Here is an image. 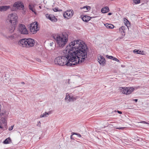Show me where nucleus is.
Instances as JSON below:
<instances>
[{
	"label": "nucleus",
	"mask_w": 149,
	"mask_h": 149,
	"mask_svg": "<svg viewBox=\"0 0 149 149\" xmlns=\"http://www.w3.org/2000/svg\"><path fill=\"white\" fill-rule=\"evenodd\" d=\"M113 60H115V61H116L118 62H119V60H118V59L115 58L114 57H113Z\"/></svg>",
	"instance_id": "c756f323"
},
{
	"label": "nucleus",
	"mask_w": 149,
	"mask_h": 149,
	"mask_svg": "<svg viewBox=\"0 0 149 149\" xmlns=\"http://www.w3.org/2000/svg\"><path fill=\"white\" fill-rule=\"evenodd\" d=\"M52 49H52V48H51V50H52Z\"/></svg>",
	"instance_id": "8fccbe9b"
},
{
	"label": "nucleus",
	"mask_w": 149,
	"mask_h": 149,
	"mask_svg": "<svg viewBox=\"0 0 149 149\" xmlns=\"http://www.w3.org/2000/svg\"><path fill=\"white\" fill-rule=\"evenodd\" d=\"M129 89H130V91H131V93L133 92L134 90V88L133 87H131L130 88H128Z\"/></svg>",
	"instance_id": "7c9ffc66"
},
{
	"label": "nucleus",
	"mask_w": 149,
	"mask_h": 149,
	"mask_svg": "<svg viewBox=\"0 0 149 149\" xmlns=\"http://www.w3.org/2000/svg\"><path fill=\"white\" fill-rule=\"evenodd\" d=\"M18 17L15 13H12L8 15L7 19V23L9 24H16L17 22Z\"/></svg>",
	"instance_id": "39448f33"
},
{
	"label": "nucleus",
	"mask_w": 149,
	"mask_h": 149,
	"mask_svg": "<svg viewBox=\"0 0 149 149\" xmlns=\"http://www.w3.org/2000/svg\"><path fill=\"white\" fill-rule=\"evenodd\" d=\"M104 25L107 28L112 29L114 27V26L111 24L106 23L104 24Z\"/></svg>",
	"instance_id": "6ab92c4d"
},
{
	"label": "nucleus",
	"mask_w": 149,
	"mask_h": 149,
	"mask_svg": "<svg viewBox=\"0 0 149 149\" xmlns=\"http://www.w3.org/2000/svg\"><path fill=\"white\" fill-rule=\"evenodd\" d=\"M19 43L23 47L30 48L34 46L35 42L34 39L31 38H28L20 40Z\"/></svg>",
	"instance_id": "20e7f679"
},
{
	"label": "nucleus",
	"mask_w": 149,
	"mask_h": 149,
	"mask_svg": "<svg viewBox=\"0 0 149 149\" xmlns=\"http://www.w3.org/2000/svg\"><path fill=\"white\" fill-rule=\"evenodd\" d=\"M91 18V17L86 15H84L83 17H82V20L86 22H88Z\"/></svg>",
	"instance_id": "2eb2a0df"
},
{
	"label": "nucleus",
	"mask_w": 149,
	"mask_h": 149,
	"mask_svg": "<svg viewBox=\"0 0 149 149\" xmlns=\"http://www.w3.org/2000/svg\"><path fill=\"white\" fill-rule=\"evenodd\" d=\"M121 91L123 94L128 95L131 93L130 89L127 87H120V88Z\"/></svg>",
	"instance_id": "9d476101"
},
{
	"label": "nucleus",
	"mask_w": 149,
	"mask_h": 149,
	"mask_svg": "<svg viewBox=\"0 0 149 149\" xmlns=\"http://www.w3.org/2000/svg\"><path fill=\"white\" fill-rule=\"evenodd\" d=\"M148 26H149V23Z\"/></svg>",
	"instance_id": "3c124183"
},
{
	"label": "nucleus",
	"mask_w": 149,
	"mask_h": 149,
	"mask_svg": "<svg viewBox=\"0 0 149 149\" xmlns=\"http://www.w3.org/2000/svg\"><path fill=\"white\" fill-rule=\"evenodd\" d=\"M129 22L128 21V22H126V23L125 24L126 25V26H127V25L128 24V22Z\"/></svg>",
	"instance_id": "37998d69"
},
{
	"label": "nucleus",
	"mask_w": 149,
	"mask_h": 149,
	"mask_svg": "<svg viewBox=\"0 0 149 149\" xmlns=\"http://www.w3.org/2000/svg\"><path fill=\"white\" fill-rule=\"evenodd\" d=\"M80 8L81 9H85V10L84 11L86 12V10H90L91 9V8L89 6H84L83 7H82V8L81 7Z\"/></svg>",
	"instance_id": "412c9836"
},
{
	"label": "nucleus",
	"mask_w": 149,
	"mask_h": 149,
	"mask_svg": "<svg viewBox=\"0 0 149 149\" xmlns=\"http://www.w3.org/2000/svg\"><path fill=\"white\" fill-rule=\"evenodd\" d=\"M98 62L101 65H104L105 64V60L104 58L102 56H100L98 57Z\"/></svg>",
	"instance_id": "ddd939ff"
},
{
	"label": "nucleus",
	"mask_w": 149,
	"mask_h": 149,
	"mask_svg": "<svg viewBox=\"0 0 149 149\" xmlns=\"http://www.w3.org/2000/svg\"><path fill=\"white\" fill-rule=\"evenodd\" d=\"M123 128L120 127L116 128V129H123Z\"/></svg>",
	"instance_id": "58836bf2"
},
{
	"label": "nucleus",
	"mask_w": 149,
	"mask_h": 149,
	"mask_svg": "<svg viewBox=\"0 0 149 149\" xmlns=\"http://www.w3.org/2000/svg\"><path fill=\"white\" fill-rule=\"evenodd\" d=\"M35 4H29V9L31 10L35 14H36L35 10L34 8Z\"/></svg>",
	"instance_id": "f3484780"
},
{
	"label": "nucleus",
	"mask_w": 149,
	"mask_h": 149,
	"mask_svg": "<svg viewBox=\"0 0 149 149\" xmlns=\"http://www.w3.org/2000/svg\"><path fill=\"white\" fill-rule=\"evenodd\" d=\"M73 134H75L77 135V134H78V133H72Z\"/></svg>",
	"instance_id": "79ce46f5"
},
{
	"label": "nucleus",
	"mask_w": 149,
	"mask_h": 149,
	"mask_svg": "<svg viewBox=\"0 0 149 149\" xmlns=\"http://www.w3.org/2000/svg\"><path fill=\"white\" fill-rule=\"evenodd\" d=\"M63 53L65 54L64 56L56 57L54 60V62L55 64L60 66L66 65L71 66L76 65V62L74 61L71 57L72 55H70L69 49H67L63 51Z\"/></svg>",
	"instance_id": "f03ea898"
},
{
	"label": "nucleus",
	"mask_w": 149,
	"mask_h": 149,
	"mask_svg": "<svg viewBox=\"0 0 149 149\" xmlns=\"http://www.w3.org/2000/svg\"><path fill=\"white\" fill-rule=\"evenodd\" d=\"M117 112H118V113H119V114H122V112L121 111H117Z\"/></svg>",
	"instance_id": "e433bc0d"
},
{
	"label": "nucleus",
	"mask_w": 149,
	"mask_h": 149,
	"mask_svg": "<svg viewBox=\"0 0 149 149\" xmlns=\"http://www.w3.org/2000/svg\"><path fill=\"white\" fill-rule=\"evenodd\" d=\"M10 26L9 28V29L10 32H13L15 29V25L16 24H10Z\"/></svg>",
	"instance_id": "a211bd4d"
},
{
	"label": "nucleus",
	"mask_w": 149,
	"mask_h": 149,
	"mask_svg": "<svg viewBox=\"0 0 149 149\" xmlns=\"http://www.w3.org/2000/svg\"><path fill=\"white\" fill-rule=\"evenodd\" d=\"M6 37L9 40H12L15 39V37L13 35L6 36Z\"/></svg>",
	"instance_id": "4be33fe9"
},
{
	"label": "nucleus",
	"mask_w": 149,
	"mask_h": 149,
	"mask_svg": "<svg viewBox=\"0 0 149 149\" xmlns=\"http://www.w3.org/2000/svg\"><path fill=\"white\" fill-rule=\"evenodd\" d=\"M106 57H107V58L109 59H112V60H113V56H109L108 55H107Z\"/></svg>",
	"instance_id": "cd10ccee"
},
{
	"label": "nucleus",
	"mask_w": 149,
	"mask_h": 149,
	"mask_svg": "<svg viewBox=\"0 0 149 149\" xmlns=\"http://www.w3.org/2000/svg\"><path fill=\"white\" fill-rule=\"evenodd\" d=\"M40 121H39L38 123V125L39 126H40Z\"/></svg>",
	"instance_id": "ea45409f"
},
{
	"label": "nucleus",
	"mask_w": 149,
	"mask_h": 149,
	"mask_svg": "<svg viewBox=\"0 0 149 149\" xmlns=\"http://www.w3.org/2000/svg\"><path fill=\"white\" fill-rule=\"evenodd\" d=\"M125 29V27L122 26L121 27H120L119 29V31L121 33H122V32H124V30Z\"/></svg>",
	"instance_id": "393cba45"
},
{
	"label": "nucleus",
	"mask_w": 149,
	"mask_h": 149,
	"mask_svg": "<svg viewBox=\"0 0 149 149\" xmlns=\"http://www.w3.org/2000/svg\"><path fill=\"white\" fill-rule=\"evenodd\" d=\"M141 123H143L146 124H148V123L145 121H142L141 122H140Z\"/></svg>",
	"instance_id": "72a5a7b5"
},
{
	"label": "nucleus",
	"mask_w": 149,
	"mask_h": 149,
	"mask_svg": "<svg viewBox=\"0 0 149 149\" xmlns=\"http://www.w3.org/2000/svg\"><path fill=\"white\" fill-rule=\"evenodd\" d=\"M36 60L38 62H40L41 61L40 59L39 58H37Z\"/></svg>",
	"instance_id": "4c0bfd02"
},
{
	"label": "nucleus",
	"mask_w": 149,
	"mask_h": 149,
	"mask_svg": "<svg viewBox=\"0 0 149 149\" xmlns=\"http://www.w3.org/2000/svg\"><path fill=\"white\" fill-rule=\"evenodd\" d=\"M71 139H72V136H71Z\"/></svg>",
	"instance_id": "49530a36"
},
{
	"label": "nucleus",
	"mask_w": 149,
	"mask_h": 149,
	"mask_svg": "<svg viewBox=\"0 0 149 149\" xmlns=\"http://www.w3.org/2000/svg\"><path fill=\"white\" fill-rule=\"evenodd\" d=\"M133 1L135 4H138L140 2V0H133Z\"/></svg>",
	"instance_id": "a878e982"
},
{
	"label": "nucleus",
	"mask_w": 149,
	"mask_h": 149,
	"mask_svg": "<svg viewBox=\"0 0 149 149\" xmlns=\"http://www.w3.org/2000/svg\"><path fill=\"white\" fill-rule=\"evenodd\" d=\"M133 52L136 53V54H142L141 53V51H139V50H136V49H134L133 50Z\"/></svg>",
	"instance_id": "b1692460"
},
{
	"label": "nucleus",
	"mask_w": 149,
	"mask_h": 149,
	"mask_svg": "<svg viewBox=\"0 0 149 149\" xmlns=\"http://www.w3.org/2000/svg\"><path fill=\"white\" fill-rule=\"evenodd\" d=\"M18 31L21 34H28V31L25 26L23 24H19Z\"/></svg>",
	"instance_id": "6e6552de"
},
{
	"label": "nucleus",
	"mask_w": 149,
	"mask_h": 149,
	"mask_svg": "<svg viewBox=\"0 0 149 149\" xmlns=\"http://www.w3.org/2000/svg\"><path fill=\"white\" fill-rule=\"evenodd\" d=\"M70 55L76 65L84 62L87 58L88 49L86 45L81 40H74L67 46Z\"/></svg>",
	"instance_id": "f257e3e1"
},
{
	"label": "nucleus",
	"mask_w": 149,
	"mask_h": 149,
	"mask_svg": "<svg viewBox=\"0 0 149 149\" xmlns=\"http://www.w3.org/2000/svg\"><path fill=\"white\" fill-rule=\"evenodd\" d=\"M132 100L135 101L136 102H137L138 101V99H133V100Z\"/></svg>",
	"instance_id": "f704fd0d"
},
{
	"label": "nucleus",
	"mask_w": 149,
	"mask_h": 149,
	"mask_svg": "<svg viewBox=\"0 0 149 149\" xmlns=\"http://www.w3.org/2000/svg\"><path fill=\"white\" fill-rule=\"evenodd\" d=\"M10 7L9 6H0V11H4L10 9Z\"/></svg>",
	"instance_id": "4468645a"
},
{
	"label": "nucleus",
	"mask_w": 149,
	"mask_h": 149,
	"mask_svg": "<svg viewBox=\"0 0 149 149\" xmlns=\"http://www.w3.org/2000/svg\"><path fill=\"white\" fill-rule=\"evenodd\" d=\"M78 97H74L73 96H70L69 94L66 95L65 100H68L69 102L73 101L76 100L78 98Z\"/></svg>",
	"instance_id": "f8f14e48"
},
{
	"label": "nucleus",
	"mask_w": 149,
	"mask_h": 149,
	"mask_svg": "<svg viewBox=\"0 0 149 149\" xmlns=\"http://www.w3.org/2000/svg\"><path fill=\"white\" fill-rule=\"evenodd\" d=\"M11 141L10 138H8L6 139L3 141V143L5 144H7L9 143V142Z\"/></svg>",
	"instance_id": "5701e85b"
},
{
	"label": "nucleus",
	"mask_w": 149,
	"mask_h": 149,
	"mask_svg": "<svg viewBox=\"0 0 149 149\" xmlns=\"http://www.w3.org/2000/svg\"><path fill=\"white\" fill-rule=\"evenodd\" d=\"M20 8H22V10H24V6L22 2L18 1L14 3L13 5V7L11 8V10L12 11H15L17 9Z\"/></svg>",
	"instance_id": "423d86ee"
},
{
	"label": "nucleus",
	"mask_w": 149,
	"mask_h": 149,
	"mask_svg": "<svg viewBox=\"0 0 149 149\" xmlns=\"http://www.w3.org/2000/svg\"><path fill=\"white\" fill-rule=\"evenodd\" d=\"M45 16L47 18L49 19L52 21L55 22L57 21V19L56 18L54 15H53L47 14H46Z\"/></svg>",
	"instance_id": "9b49d317"
},
{
	"label": "nucleus",
	"mask_w": 149,
	"mask_h": 149,
	"mask_svg": "<svg viewBox=\"0 0 149 149\" xmlns=\"http://www.w3.org/2000/svg\"><path fill=\"white\" fill-rule=\"evenodd\" d=\"M39 7L40 8H41V6H39Z\"/></svg>",
	"instance_id": "de8ad7c7"
},
{
	"label": "nucleus",
	"mask_w": 149,
	"mask_h": 149,
	"mask_svg": "<svg viewBox=\"0 0 149 149\" xmlns=\"http://www.w3.org/2000/svg\"><path fill=\"white\" fill-rule=\"evenodd\" d=\"M54 45V43L53 42H52L50 43L49 44V45L50 46L52 47Z\"/></svg>",
	"instance_id": "2f4dec72"
},
{
	"label": "nucleus",
	"mask_w": 149,
	"mask_h": 149,
	"mask_svg": "<svg viewBox=\"0 0 149 149\" xmlns=\"http://www.w3.org/2000/svg\"><path fill=\"white\" fill-rule=\"evenodd\" d=\"M77 135L79 137H81V135L79 133H78V134H77Z\"/></svg>",
	"instance_id": "c9c22d12"
},
{
	"label": "nucleus",
	"mask_w": 149,
	"mask_h": 149,
	"mask_svg": "<svg viewBox=\"0 0 149 149\" xmlns=\"http://www.w3.org/2000/svg\"><path fill=\"white\" fill-rule=\"evenodd\" d=\"M57 44L59 47H63L67 43L68 39V36L65 33L61 35H57L56 37H54Z\"/></svg>",
	"instance_id": "7ed1b4c3"
},
{
	"label": "nucleus",
	"mask_w": 149,
	"mask_h": 149,
	"mask_svg": "<svg viewBox=\"0 0 149 149\" xmlns=\"http://www.w3.org/2000/svg\"><path fill=\"white\" fill-rule=\"evenodd\" d=\"M112 14V13H108V15H111Z\"/></svg>",
	"instance_id": "a19ab883"
},
{
	"label": "nucleus",
	"mask_w": 149,
	"mask_h": 149,
	"mask_svg": "<svg viewBox=\"0 0 149 149\" xmlns=\"http://www.w3.org/2000/svg\"><path fill=\"white\" fill-rule=\"evenodd\" d=\"M51 112L50 111H49L48 112H45V113H44L42 114L40 116V117L41 118H42L44 117H47V115H49V114H50Z\"/></svg>",
	"instance_id": "aec40b11"
},
{
	"label": "nucleus",
	"mask_w": 149,
	"mask_h": 149,
	"mask_svg": "<svg viewBox=\"0 0 149 149\" xmlns=\"http://www.w3.org/2000/svg\"><path fill=\"white\" fill-rule=\"evenodd\" d=\"M109 11V8L107 6H106L102 8L101 11L102 13H106Z\"/></svg>",
	"instance_id": "dca6fc26"
},
{
	"label": "nucleus",
	"mask_w": 149,
	"mask_h": 149,
	"mask_svg": "<svg viewBox=\"0 0 149 149\" xmlns=\"http://www.w3.org/2000/svg\"><path fill=\"white\" fill-rule=\"evenodd\" d=\"M21 84H24V83L23 82H21Z\"/></svg>",
	"instance_id": "c03bdc74"
},
{
	"label": "nucleus",
	"mask_w": 149,
	"mask_h": 149,
	"mask_svg": "<svg viewBox=\"0 0 149 149\" xmlns=\"http://www.w3.org/2000/svg\"><path fill=\"white\" fill-rule=\"evenodd\" d=\"M53 10L54 12H57L58 11H60V10H58V8H54L53 9Z\"/></svg>",
	"instance_id": "473e14b6"
},
{
	"label": "nucleus",
	"mask_w": 149,
	"mask_h": 149,
	"mask_svg": "<svg viewBox=\"0 0 149 149\" xmlns=\"http://www.w3.org/2000/svg\"><path fill=\"white\" fill-rule=\"evenodd\" d=\"M30 29L32 34L36 33L39 30V28L38 27L37 22H33L31 24Z\"/></svg>",
	"instance_id": "0eeeda50"
},
{
	"label": "nucleus",
	"mask_w": 149,
	"mask_h": 149,
	"mask_svg": "<svg viewBox=\"0 0 149 149\" xmlns=\"http://www.w3.org/2000/svg\"><path fill=\"white\" fill-rule=\"evenodd\" d=\"M14 127V125H12L10 127H9L8 130H9L10 131L12 130Z\"/></svg>",
	"instance_id": "c85d7f7f"
},
{
	"label": "nucleus",
	"mask_w": 149,
	"mask_h": 149,
	"mask_svg": "<svg viewBox=\"0 0 149 149\" xmlns=\"http://www.w3.org/2000/svg\"><path fill=\"white\" fill-rule=\"evenodd\" d=\"M2 126H1V125H0V128H2Z\"/></svg>",
	"instance_id": "a18cd8bd"
},
{
	"label": "nucleus",
	"mask_w": 149,
	"mask_h": 149,
	"mask_svg": "<svg viewBox=\"0 0 149 149\" xmlns=\"http://www.w3.org/2000/svg\"><path fill=\"white\" fill-rule=\"evenodd\" d=\"M74 14V12L72 10H70L65 11L63 14L64 17L68 19H70L72 17Z\"/></svg>",
	"instance_id": "1a4fd4ad"
},
{
	"label": "nucleus",
	"mask_w": 149,
	"mask_h": 149,
	"mask_svg": "<svg viewBox=\"0 0 149 149\" xmlns=\"http://www.w3.org/2000/svg\"><path fill=\"white\" fill-rule=\"evenodd\" d=\"M25 12V11H24L23 12V13H24Z\"/></svg>",
	"instance_id": "09e8293b"
},
{
	"label": "nucleus",
	"mask_w": 149,
	"mask_h": 149,
	"mask_svg": "<svg viewBox=\"0 0 149 149\" xmlns=\"http://www.w3.org/2000/svg\"><path fill=\"white\" fill-rule=\"evenodd\" d=\"M1 121L2 122V123L3 124H4V125H6V124L5 123V118H1Z\"/></svg>",
	"instance_id": "bb28decb"
}]
</instances>
